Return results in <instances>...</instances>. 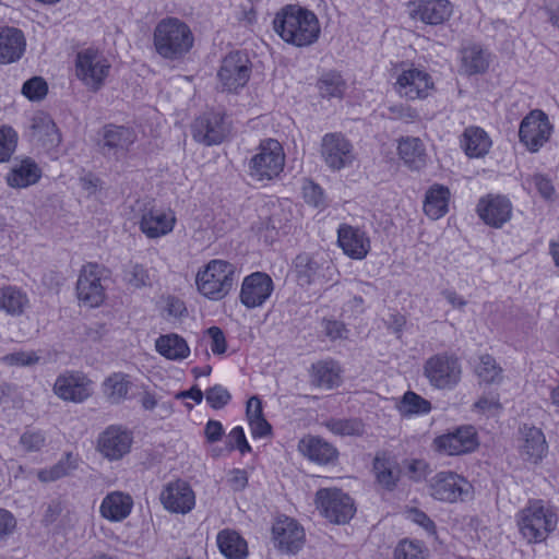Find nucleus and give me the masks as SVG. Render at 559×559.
I'll return each instance as SVG.
<instances>
[{"label":"nucleus","instance_id":"1","mask_svg":"<svg viewBox=\"0 0 559 559\" xmlns=\"http://www.w3.org/2000/svg\"><path fill=\"white\" fill-rule=\"evenodd\" d=\"M273 26L283 40L297 47L312 45L321 32L316 14L296 5H287L277 13Z\"/></svg>","mask_w":559,"mask_h":559},{"label":"nucleus","instance_id":"2","mask_svg":"<svg viewBox=\"0 0 559 559\" xmlns=\"http://www.w3.org/2000/svg\"><path fill=\"white\" fill-rule=\"evenodd\" d=\"M194 43V36L187 23L178 17L160 20L153 32L155 51L163 59L175 61L186 57Z\"/></svg>","mask_w":559,"mask_h":559},{"label":"nucleus","instance_id":"3","mask_svg":"<svg viewBox=\"0 0 559 559\" xmlns=\"http://www.w3.org/2000/svg\"><path fill=\"white\" fill-rule=\"evenodd\" d=\"M516 523L528 543H540L555 530L557 516L543 500H530L516 514Z\"/></svg>","mask_w":559,"mask_h":559},{"label":"nucleus","instance_id":"4","mask_svg":"<svg viewBox=\"0 0 559 559\" xmlns=\"http://www.w3.org/2000/svg\"><path fill=\"white\" fill-rule=\"evenodd\" d=\"M235 266L225 260H212L199 271L195 283L199 292L209 299L224 298L234 285Z\"/></svg>","mask_w":559,"mask_h":559},{"label":"nucleus","instance_id":"5","mask_svg":"<svg viewBox=\"0 0 559 559\" xmlns=\"http://www.w3.org/2000/svg\"><path fill=\"white\" fill-rule=\"evenodd\" d=\"M285 153L282 144L275 139L260 142L258 152L250 158L248 174L255 181L276 178L284 169Z\"/></svg>","mask_w":559,"mask_h":559},{"label":"nucleus","instance_id":"6","mask_svg":"<svg viewBox=\"0 0 559 559\" xmlns=\"http://www.w3.org/2000/svg\"><path fill=\"white\" fill-rule=\"evenodd\" d=\"M423 369L429 384L438 390H452L462 378L461 362L453 354L432 355L425 361Z\"/></svg>","mask_w":559,"mask_h":559},{"label":"nucleus","instance_id":"7","mask_svg":"<svg viewBox=\"0 0 559 559\" xmlns=\"http://www.w3.org/2000/svg\"><path fill=\"white\" fill-rule=\"evenodd\" d=\"M430 496L441 502H464L473 497V486L463 476L452 471L435 474L428 481Z\"/></svg>","mask_w":559,"mask_h":559},{"label":"nucleus","instance_id":"8","mask_svg":"<svg viewBox=\"0 0 559 559\" xmlns=\"http://www.w3.org/2000/svg\"><path fill=\"white\" fill-rule=\"evenodd\" d=\"M110 68L108 59L98 50L87 48L76 55L75 74L87 88L94 92L104 85Z\"/></svg>","mask_w":559,"mask_h":559},{"label":"nucleus","instance_id":"9","mask_svg":"<svg viewBox=\"0 0 559 559\" xmlns=\"http://www.w3.org/2000/svg\"><path fill=\"white\" fill-rule=\"evenodd\" d=\"M316 504L331 523L345 524L355 514L350 497L337 488H322L316 493Z\"/></svg>","mask_w":559,"mask_h":559},{"label":"nucleus","instance_id":"10","mask_svg":"<svg viewBox=\"0 0 559 559\" xmlns=\"http://www.w3.org/2000/svg\"><path fill=\"white\" fill-rule=\"evenodd\" d=\"M295 271L297 281L301 286L323 285L334 282L337 275L336 267L330 260L308 253H301L296 257Z\"/></svg>","mask_w":559,"mask_h":559},{"label":"nucleus","instance_id":"11","mask_svg":"<svg viewBox=\"0 0 559 559\" xmlns=\"http://www.w3.org/2000/svg\"><path fill=\"white\" fill-rule=\"evenodd\" d=\"M552 126L542 110H532L520 123V142L532 153H536L548 142Z\"/></svg>","mask_w":559,"mask_h":559},{"label":"nucleus","instance_id":"12","mask_svg":"<svg viewBox=\"0 0 559 559\" xmlns=\"http://www.w3.org/2000/svg\"><path fill=\"white\" fill-rule=\"evenodd\" d=\"M321 155L332 170L349 167L356 158L353 144L338 132L326 133L322 138Z\"/></svg>","mask_w":559,"mask_h":559},{"label":"nucleus","instance_id":"13","mask_svg":"<svg viewBox=\"0 0 559 559\" xmlns=\"http://www.w3.org/2000/svg\"><path fill=\"white\" fill-rule=\"evenodd\" d=\"M250 73L249 59L236 51L223 59L217 76L224 91L235 92L247 84Z\"/></svg>","mask_w":559,"mask_h":559},{"label":"nucleus","instance_id":"14","mask_svg":"<svg viewBox=\"0 0 559 559\" xmlns=\"http://www.w3.org/2000/svg\"><path fill=\"white\" fill-rule=\"evenodd\" d=\"M76 296L81 302L94 308L105 299V288L102 285V267L95 263L83 266L76 283Z\"/></svg>","mask_w":559,"mask_h":559},{"label":"nucleus","instance_id":"15","mask_svg":"<svg viewBox=\"0 0 559 559\" xmlns=\"http://www.w3.org/2000/svg\"><path fill=\"white\" fill-rule=\"evenodd\" d=\"M228 131L224 115L219 111L204 112L192 124L193 139L207 146L223 142Z\"/></svg>","mask_w":559,"mask_h":559},{"label":"nucleus","instance_id":"16","mask_svg":"<svg viewBox=\"0 0 559 559\" xmlns=\"http://www.w3.org/2000/svg\"><path fill=\"white\" fill-rule=\"evenodd\" d=\"M159 500L167 511L177 514H187L195 506L194 491L181 479L166 484L160 491Z\"/></svg>","mask_w":559,"mask_h":559},{"label":"nucleus","instance_id":"17","mask_svg":"<svg viewBox=\"0 0 559 559\" xmlns=\"http://www.w3.org/2000/svg\"><path fill=\"white\" fill-rule=\"evenodd\" d=\"M274 289L273 280L263 272H254L245 277L239 299L248 309L262 306L271 296Z\"/></svg>","mask_w":559,"mask_h":559},{"label":"nucleus","instance_id":"18","mask_svg":"<svg viewBox=\"0 0 559 559\" xmlns=\"http://www.w3.org/2000/svg\"><path fill=\"white\" fill-rule=\"evenodd\" d=\"M408 8L412 20L427 25H440L453 13V7L448 0H413Z\"/></svg>","mask_w":559,"mask_h":559},{"label":"nucleus","instance_id":"19","mask_svg":"<svg viewBox=\"0 0 559 559\" xmlns=\"http://www.w3.org/2000/svg\"><path fill=\"white\" fill-rule=\"evenodd\" d=\"M275 546L287 554L298 552L305 543V531L290 518L277 519L272 527Z\"/></svg>","mask_w":559,"mask_h":559},{"label":"nucleus","instance_id":"20","mask_svg":"<svg viewBox=\"0 0 559 559\" xmlns=\"http://www.w3.org/2000/svg\"><path fill=\"white\" fill-rule=\"evenodd\" d=\"M435 445L438 451L448 455H461L474 451L477 445V436L474 427L463 426L455 431L437 437Z\"/></svg>","mask_w":559,"mask_h":559},{"label":"nucleus","instance_id":"21","mask_svg":"<svg viewBox=\"0 0 559 559\" xmlns=\"http://www.w3.org/2000/svg\"><path fill=\"white\" fill-rule=\"evenodd\" d=\"M132 436L121 426H109L98 438V451L108 460L117 461L130 452Z\"/></svg>","mask_w":559,"mask_h":559},{"label":"nucleus","instance_id":"22","mask_svg":"<svg viewBox=\"0 0 559 559\" xmlns=\"http://www.w3.org/2000/svg\"><path fill=\"white\" fill-rule=\"evenodd\" d=\"M432 87L430 75L416 68L403 71L396 81L397 93L412 100L427 97Z\"/></svg>","mask_w":559,"mask_h":559},{"label":"nucleus","instance_id":"23","mask_svg":"<svg viewBox=\"0 0 559 559\" xmlns=\"http://www.w3.org/2000/svg\"><path fill=\"white\" fill-rule=\"evenodd\" d=\"M479 217L489 226L500 228L510 221L512 204L509 199L501 195H487L477 204Z\"/></svg>","mask_w":559,"mask_h":559},{"label":"nucleus","instance_id":"24","mask_svg":"<svg viewBox=\"0 0 559 559\" xmlns=\"http://www.w3.org/2000/svg\"><path fill=\"white\" fill-rule=\"evenodd\" d=\"M176 215L170 210L150 209L144 211L140 219L141 231L150 239L160 238L173 231Z\"/></svg>","mask_w":559,"mask_h":559},{"label":"nucleus","instance_id":"25","mask_svg":"<svg viewBox=\"0 0 559 559\" xmlns=\"http://www.w3.org/2000/svg\"><path fill=\"white\" fill-rule=\"evenodd\" d=\"M337 242L344 253L355 260L364 259L370 251V239L367 234L347 224L340 225Z\"/></svg>","mask_w":559,"mask_h":559},{"label":"nucleus","instance_id":"26","mask_svg":"<svg viewBox=\"0 0 559 559\" xmlns=\"http://www.w3.org/2000/svg\"><path fill=\"white\" fill-rule=\"evenodd\" d=\"M53 391L64 401L81 403L92 394V382L80 373L64 374L58 377Z\"/></svg>","mask_w":559,"mask_h":559},{"label":"nucleus","instance_id":"27","mask_svg":"<svg viewBox=\"0 0 559 559\" xmlns=\"http://www.w3.org/2000/svg\"><path fill=\"white\" fill-rule=\"evenodd\" d=\"M520 454L524 461L537 464L548 452V444L542 429L534 426H523L520 430Z\"/></svg>","mask_w":559,"mask_h":559},{"label":"nucleus","instance_id":"28","mask_svg":"<svg viewBox=\"0 0 559 559\" xmlns=\"http://www.w3.org/2000/svg\"><path fill=\"white\" fill-rule=\"evenodd\" d=\"M25 48L26 40L22 31L8 26L0 28V64L20 60Z\"/></svg>","mask_w":559,"mask_h":559},{"label":"nucleus","instance_id":"29","mask_svg":"<svg viewBox=\"0 0 559 559\" xmlns=\"http://www.w3.org/2000/svg\"><path fill=\"white\" fill-rule=\"evenodd\" d=\"M299 452L310 461L326 465L337 457V450L334 445L320 437L307 436L298 442Z\"/></svg>","mask_w":559,"mask_h":559},{"label":"nucleus","instance_id":"30","mask_svg":"<svg viewBox=\"0 0 559 559\" xmlns=\"http://www.w3.org/2000/svg\"><path fill=\"white\" fill-rule=\"evenodd\" d=\"M133 508L132 497L122 491L107 493L99 507L100 515L110 522H121L129 516Z\"/></svg>","mask_w":559,"mask_h":559},{"label":"nucleus","instance_id":"31","mask_svg":"<svg viewBox=\"0 0 559 559\" xmlns=\"http://www.w3.org/2000/svg\"><path fill=\"white\" fill-rule=\"evenodd\" d=\"M41 178V169L31 157L16 162L7 174L5 180L11 188L23 189L33 186Z\"/></svg>","mask_w":559,"mask_h":559},{"label":"nucleus","instance_id":"32","mask_svg":"<svg viewBox=\"0 0 559 559\" xmlns=\"http://www.w3.org/2000/svg\"><path fill=\"white\" fill-rule=\"evenodd\" d=\"M135 140V132L131 128L108 124L103 130L102 148L115 153L126 152Z\"/></svg>","mask_w":559,"mask_h":559},{"label":"nucleus","instance_id":"33","mask_svg":"<svg viewBox=\"0 0 559 559\" xmlns=\"http://www.w3.org/2000/svg\"><path fill=\"white\" fill-rule=\"evenodd\" d=\"M400 158L411 169L419 170L426 166L427 154L425 145L419 138H401L397 145Z\"/></svg>","mask_w":559,"mask_h":559},{"label":"nucleus","instance_id":"34","mask_svg":"<svg viewBox=\"0 0 559 559\" xmlns=\"http://www.w3.org/2000/svg\"><path fill=\"white\" fill-rule=\"evenodd\" d=\"M373 473L377 484L388 491L395 489L400 479V467L385 453L377 454L373 460Z\"/></svg>","mask_w":559,"mask_h":559},{"label":"nucleus","instance_id":"35","mask_svg":"<svg viewBox=\"0 0 559 559\" xmlns=\"http://www.w3.org/2000/svg\"><path fill=\"white\" fill-rule=\"evenodd\" d=\"M461 145L468 157L478 158L489 152L491 140L481 128L468 127L462 135Z\"/></svg>","mask_w":559,"mask_h":559},{"label":"nucleus","instance_id":"36","mask_svg":"<svg viewBox=\"0 0 559 559\" xmlns=\"http://www.w3.org/2000/svg\"><path fill=\"white\" fill-rule=\"evenodd\" d=\"M156 352L168 360H182L190 354L186 340L178 334L160 335L155 341Z\"/></svg>","mask_w":559,"mask_h":559},{"label":"nucleus","instance_id":"37","mask_svg":"<svg viewBox=\"0 0 559 559\" xmlns=\"http://www.w3.org/2000/svg\"><path fill=\"white\" fill-rule=\"evenodd\" d=\"M450 190L442 185H433L426 193L424 211L431 219H438L447 214Z\"/></svg>","mask_w":559,"mask_h":559},{"label":"nucleus","instance_id":"38","mask_svg":"<svg viewBox=\"0 0 559 559\" xmlns=\"http://www.w3.org/2000/svg\"><path fill=\"white\" fill-rule=\"evenodd\" d=\"M219 551L228 559H246L248 556L247 542L233 530H223L217 534Z\"/></svg>","mask_w":559,"mask_h":559},{"label":"nucleus","instance_id":"39","mask_svg":"<svg viewBox=\"0 0 559 559\" xmlns=\"http://www.w3.org/2000/svg\"><path fill=\"white\" fill-rule=\"evenodd\" d=\"M29 307L25 292L15 286L0 288V310L12 317H19Z\"/></svg>","mask_w":559,"mask_h":559},{"label":"nucleus","instance_id":"40","mask_svg":"<svg viewBox=\"0 0 559 559\" xmlns=\"http://www.w3.org/2000/svg\"><path fill=\"white\" fill-rule=\"evenodd\" d=\"M489 67V55L478 45L464 47L461 51V68L467 75L485 72Z\"/></svg>","mask_w":559,"mask_h":559},{"label":"nucleus","instance_id":"41","mask_svg":"<svg viewBox=\"0 0 559 559\" xmlns=\"http://www.w3.org/2000/svg\"><path fill=\"white\" fill-rule=\"evenodd\" d=\"M312 381L323 389H333L340 385V366L333 360L317 362L312 366Z\"/></svg>","mask_w":559,"mask_h":559},{"label":"nucleus","instance_id":"42","mask_svg":"<svg viewBox=\"0 0 559 559\" xmlns=\"http://www.w3.org/2000/svg\"><path fill=\"white\" fill-rule=\"evenodd\" d=\"M32 129L34 136L41 141L44 145L56 146L61 141L59 130L48 115H36L33 118Z\"/></svg>","mask_w":559,"mask_h":559},{"label":"nucleus","instance_id":"43","mask_svg":"<svg viewBox=\"0 0 559 559\" xmlns=\"http://www.w3.org/2000/svg\"><path fill=\"white\" fill-rule=\"evenodd\" d=\"M131 382L129 377L122 372L109 376L103 383V392L111 404H119L127 399Z\"/></svg>","mask_w":559,"mask_h":559},{"label":"nucleus","instance_id":"44","mask_svg":"<svg viewBox=\"0 0 559 559\" xmlns=\"http://www.w3.org/2000/svg\"><path fill=\"white\" fill-rule=\"evenodd\" d=\"M322 425L340 437H361L366 432L365 424L358 418H330Z\"/></svg>","mask_w":559,"mask_h":559},{"label":"nucleus","instance_id":"45","mask_svg":"<svg viewBox=\"0 0 559 559\" xmlns=\"http://www.w3.org/2000/svg\"><path fill=\"white\" fill-rule=\"evenodd\" d=\"M478 379L487 384L500 383L503 379V369L489 354L481 355L475 368Z\"/></svg>","mask_w":559,"mask_h":559},{"label":"nucleus","instance_id":"46","mask_svg":"<svg viewBox=\"0 0 559 559\" xmlns=\"http://www.w3.org/2000/svg\"><path fill=\"white\" fill-rule=\"evenodd\" d=\"M397 408L405 416L421 415L430 412L431 403L419 394L407 391L401 399Z\"/></svg>","mask_w":559,"mask_h":559},{"label":"nucleus","instance_id":"47","mask_svg":"<svg viewBox=\"0 0 559 559\" xmlns=\"http://www.w3.org/2000/svg\"><path fill=\"white\" fill-rule=\"evenodd\" d=\"M74 468L75 465L72 463V454L67 453L53 466L39 469L37 472V477L43 483H50L67 476L70 471Z\"/></svg>","mask_w":559,"mask_h":559},{"label":"nucleus","instance_id":"48","mask_svg":"<svg viewBox=\"0 0 559 559\" xmlns=\"http://www.w3.org/2000/svg\"><path fill=\"white\" fill-rule=\"evenodd\" d=\"M318 88L323 97H342L346 83L337 72H329L321 76Z\"/></svg>","mask_w":559,"mask_h":559},{"label":"nucleus","instance_id":"49","mask_svg":"<svg viewBox=\"0 0 559 559\" xmlns=\"http://www.w3.org/2000/svg\"><path fill=\"white\" fill-rule=\"evenodd\" d=\"M17 133L10 126L0 127V163L9 162L15 152Z\"/></svg>","mask_w":559,"mask_h":559},{"label":"nucleus","instance_id":"50","mask_svg":"<svg viewBox=\"0 0 559 559\" xmlns=\"http://www.w3.org/2000/svg\"><path fill=\"white\" fill-rule=\"evenodd\" d=\"M47 444V436L43 430L27 429L20 437V445L25 452H39Z\"/></svg>","mask_w":559,"mask_h":559},{"label":"nucleus","instance_id":"51","mask_svg":"<svg viewBox=\"0 0 559 559\" xmlns=\"http://www.w3.org/2000/svg\"><path fill=\"white\" fill-rule=\"evenodd\" d=\"M394 559H427V552L419 543L404 539L395 547Z\"/></svg>","mask_w":559,"mask_h":559},{"label":"nucleus","instance_id":"52","mask_svg":"<svg viewBox=\"0 0 559 559\" xmlns=\"http://www.w3.org/2000/svg\"><path fill=\"white\" fill-rule=\"evenodd\" d=\"M48 93V84L41 76H33L22 86V94L32 102L45 98Z\"/></svg>","mask_w":559,"mask_h":559},{"label":"nucleus","instance_id":"53","mask_svg":"<svg viewBox=\"0 0 559 559\" xmlns=\"http://www.w3.org/2000/svg\"><path fill=\"white\" fill-rule=\"evenodd\" d=\"M302 195L306 203L314 207L325 206L324 193L321 187L313 181L307 180L302 186Z\"/></svg>","mask_w":559,"mask_h":559},{"label":"nucleus","instance_id":"54","mask_svg":"<svg viewBox=\"0 0 559 559\" xmlns=\"http://www.w3.org/2000/svg\"><path fill=\"white\" fill-rule=\"evenodd\" d=\"M229 392L222 385H214L205 393L206 402L214 409L223 408L230 400Z\"/></svg>","mask_w":559,"mask_h":559},{"label":"nucleus","instance_id":"55","mask_svg":"<svg viewBox=\"0 0 559 559\" xmlns=\"http://www.w3.org/2000/svg\"><path fill=\"white\" fill-rule=\"evenodd\" d=\"M126 281L132 287L141 288L150 284V276L143 265L134 264L126 272Z\"/></svg>","mask_w":559,"mask_h":559},{"label":"nucleus","instance_id":"56","mask_svg":"<svg viewBox=\"0 0 559 559\" xmlns=\"http://www.w3.org/2000/svg\"><path fill=\"white\" fill-rule=\"evenodd\" d=\"M34 352H16L5 355L2 360L9 366H31L38 361Z\"/></svg>","mask_w":559,"mask_h":559},{"label":"nucleus","instance_id":"57","mask_svg":"<svg viewBox=\"0 0 559 559\" xmlns=\"http://www.w3.org/2000/svg\"><path fill=\"white\" fill-rule=\"evenodd\" d=\"M206 334L211 338V350L215 355H222L226 352L227 344L223 331L218 326H211L206 330Z\"/></svg>","mask_w":559,"mask_h":559},{"label":"nucleus","instance_id":"58","mask_svg":"<svg viewBox=\"0 0 559 559\" xmlns=\"http://www.w3.org/2000/svg\"><path fill=\"white\" fill-rule=\"evenodd\" d=\"M532 182L534 183L535 188L537 189L540 197H543L546 200H552L556 190L555 187L549 178L542 174H536L532 177Z\"/></svg>","mask_w":559,"mask_h":559},{"label":"nucleus","instance_id":"59","mask_svg":"<svg viewBox=\"0 0 559 559\" xmlns=\"http://www.w3.org/2000/svg\"><path fill=\"white\" fill-rule=\"evenodd\" d=\"M227 484L234 491H241L248 485V474L245 469L234 468L228 473Z\"/></svg>","mask_w":559,"mask_h":559},{"label":"nucleus","instance_id":"60","mask_svg":"<svg viewBox=\"0 0 559 559\" xmlns=\"http://www.w3.org/2000/svg\"><path fill=\"white\" fill-rule=\"evenodd\" d=\"M230 440V449L237 448L240 453H247L251 451V447L247 442L243 429L241 427H235L228 436Z\"/></svg>","mask_w":559,"mask_h":559},{"label":"nucleus","instance_id":"61","mask_svg":"<svg viewBox=\"0 0 559 559\" xmlns=\"http://www.w3.org/2000/svg\"><path fill=\"white\" fill-rule=\"evenodd\" d=\"M501 407L498 396H481L475 404V411L481 414H495Z\"/></svg>","mask_w":559,"mask_h":559},{"label":"nucleus","instance_id":"62","mask_svg":"<svg viewBox=\"0 0 559 559\" xmlns=\"http://www.w3.org/2000/svg\"><path fill=\"white\" fill-rule=\"evenodd\" d=\"M324 332L326 336L334 341L338 338H346L347 337V330L345 325L336 320H326L324 321Z\"/></svg>","mask_w":559,"mask_h":559},{"label":"nucleus","instance_id":"63","mask_svg":"<svg viewBox=\"0 0 559 559\" xmlns=\"http://www.w3.org/2000/svg\"><path fill=\"white\" fill-rule=\"evenodd\" d=\"M16 526L14 516L7 510L0 509V540L13 533Z\"/></svg>","mask_w":559,"mask_h":559},{"label":"nucleus","instance_id":"64","mask_svg":"<svg viewBox=\"0 0 559 559\" xmlns=\"http://www.w3.org/2000/svg\"><path fill=\"white\" fill-rule=\"evenodd\" d=\"M408 519L420 525L423 528H425L429 533L435 532V523L430 520V518L423 511L418 509H412L408 511Z\"/></svg>","mask_w":559,"mask_h":559}]
</instances>
